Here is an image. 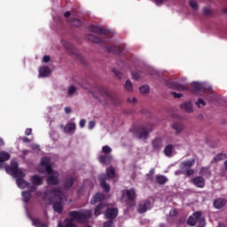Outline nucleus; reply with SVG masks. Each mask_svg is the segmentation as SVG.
Segmentation results:
<instances>
[{
    "instance_id": "nucleus-30",
    "label": "nucleus",
    "mask_w": 227,
    "mask_h": 227,
    "mask_svg": "<svg viewBox=\"0 0 227 227\" xmlns=\"http://www.w3.org/2000/svg\"><path fill=\"white\" fill-rule=\"evenodd\" d=\"M31 182L33 185H42L43 184V181L42 180V177H40L38 175H35L31 177Z\"/></svg>"
},
{
    "instance_id": "nucleus-63",
    "label": "nucleus",
    "mask_w": 227,
    "mask_h": 227,
    "mask_svg": "<svg viewBox=\"0 0 227 227\" xmlns=\"http://www.w3.org/2000/svg\"><path fill=\"white\" fill-rule=\"evenodd\" d=\"M1 146H4V140L3 139V137H0V148Z\"/></svg>"
},
{
    "instance_id": "nucleus-41",
    "label": "nucleus",
    "mask_w": 227,
    "mask_h": 227,
    "mask_svg": "<svg viewBox=\"0 0 227 227\" xmlns=\"http://www.w3.org/2000/svg\"><path fill=\"white\" fill-rule=\"evenodd\" d=\"M140 92L144 95H146V93H150V86L148 85H143L140 87Z\"/></svg>"
},
{
    "instance_id": "nucleus-37",
    "label": "nucleus",
    "mask_w": 227,
    "mask_h": 227,
    "mask_svg": "<svg viewBox=\"0 0 227 227\" xmlns=\"http://www.w3.org/2000/svg\"><path fill=\"white\" fill-rule=\"evenodd\" d=\"M200 175H202V176H207V178L210 177L211 176L210 168L205 167L200 168Z\"/></svg>"
},
{
    "instance_id": "nucleus-33",
    "label": "nucleus",
    "mask_w": 227,
    "mask_h": 227,
    "mask_svg": "<svg viewBox=\"0 0 227 227\" xmlns=\"http://www.w3.org/2000/svg\"><path fill=\"white\" fill-rule=\"evenodd\" d=\"M156 182L159 185H164V184H167L168 182V177H166V176L159 175L156 176Z\"/></svg>"
},
{
    "instance_id": "nucleus-20",
    "label": "nucleus",
    "mask_w": 227,
    "mask_h": 227,
    "mask_svg": "<svg viewBox=\"0 0 227 227\" xmlns=\"http://www.w3.org/2000/svg\"><path fill=\"white\" fill-rule=\"evenodd\" d=\"M150 205H152V202L150 200H145L138 205L137 212L138 214H145L148 208H150Z\"/></svg>"
},
{
    "instance_id": "nucleus-18",
    "label": "nucleus",
    "mask_w": 227,
    "mask_h": 227,
    "mask_svg": "<svg viewBox=\"0 0 227 227\" xmlns=\"http://www.w3.org/2000/svg\"><path fill=\"white\" fill-rule=\"evenodd\" d=\"M107 52H114V54H121V51H124L123 46L113 44L106 47Z\"/></svg>"
},
{
    "instance_id": "nucleus-11",
    "label": "nucleus",
    "mask_w": 227,
    "mask_h": 227,
    "mask_svg": "<svg viewBox=\"0 0 227 227\" xmlns=\"http://www.w3.org/2000/svg\"><path fill=\"white\" fill-rule=\"evenodd\" d=\"M165 84H166V86L170 88V90H177V91H185V90H187V87L185 85L176 83V82H171V81H166Z\"/></svg>"
},
{
    "instance_id": "nucleus-46",
    "label": "nucleus",
    "mask_w": 227,
    "mask_h": 227,
    "mask_svg": "<svg viewBox=\"0 0 227 227\" xmlns=\"http://www.w3.org/2000/svg\"><path fill=\"white\" fill-rule=\"evenodd\" d=\"M32 223L35 227H40L42 225V221H40V219L32 218Z\"/></svg>"
},
{
    "instance_id": "nucleus-44",
    "label": "nucleus",
    "mask_w": 227,
    "mask_h": 227,
    "mask_svg": "<svg viewBox=\"0 0 227 227\" xmlns=\"http://www.w3.org/2000/svg\"><path fill=\"white\" fill-rule=\"evenodd\" d=\"M189 5L191 6V8L192 9V10H198V2L197 1H194V0H190L189 1Z\"/></svg>"
},
{
    "instance_id": "nucleus-52",
    "label": "nucleus",
    "mask_w": 227,
    "mask_h": 227,
    "mask_svg": "<svg viewBox=\"0 0 227 227\" xmlns=\"http://www.w3.org/2000/svg\"><path fill=\"white\" fill-rule=\"evenodd\" d=\"M170 217H176V215H178V211L176 209H171L169 211Z\"/></svg>"
},
{
    "instance_id": "nucleus-38",
    "label": "nucleus",
    "mask_w": 227,
    "mask_h": 227,
    "mask_svg": "<svg viewBox=\"0 0 227 227\" xmlns=\"http://www.w3.org/2000/svg\"><path fill=\"white\" fill-rule=\"evenodd\" d=\"M22 198L25 203H29V200H31V192H28V191L23 192Z\"/></svg>"
},
{
    "instance_id": "nucleus-23",
    "label": "nucleus",
    "mask_w": 227,
    "mask_h": 227,
    "mask_svg": "<svg viewBox=\"0 0 227 227\" xmlns=\"http://www.w3.org/2000/svg\"><path fill=\"white\" fill-rule=\"evenodd\" d=\"M152 146H153L154 152H160V148H162V139H160V138H154L152 141Z\"/></svg>"
},
{
    "instance_id": "nucleus-9",
    "label": "nucleus",
    "mask_w": 227,
    "mask_h": 227,
    "mask_svg": "<svg viewBox=\"0 0 227 227\" xmlns=\"http://www.w3.org/2000/svg\"><path fill=\"white\" fill-rule=\"evenodd\" d=\"M150 129L142 126L140 129H137L135 131V136L138 138V139H148V136H150Z\"/></svg>"
},
{
    "instance_id": "nucleus-21",
    "label": "nucleus",
    "mask_w": 227,
    "mask_h": 227,
    "mask_svg": "<svg viewBox=\"0 0 227 227\" xmlns=\"http://www.w3.org/2000/svg\"><path fill=\"white\" fill-rule=\"evenodd\" d=\"M60 127L64 129L65 134H72V132H75L76 129L74 122L67 123L66 126L60 125Z\"/></svg>"
},
{
    "instance_id": "nucleus-55",
    "label": "nucleus",
    "mask_w": 227,
    "mask_h": 227,
    "mask_svg": "<svg viewBox=\"0 0 227 227\" xmlns=\"http://www.w3.org/2000/svg\"><path fill=\"white\" fill-rule=\"evenodd\" d=\"M132 78L135 80V81H139V74L137 73H132Z\"/></svg>"
},
{
    "instance_id": "nucleus-32",
    "label": "nucleus",
    "mask_w": 227,
    "mask_h": 227,
    "mask_svg": "<svg viewBox=\"0 0 227 227\" xmlns=\"http://www.w3.org/2000/svg\"><path fill=\"white\" fill-rule=\"evenodd\" d=\"M68 22L71 26H74V27H81V26H82V21L76 18H72L70 20H68Z\"/></svg>"
},
{
    "instance_id": "nucleus-31",
    "label": "nucleus",
    "mask_w": 227,
    "mask_h": 227,
    "mask_svg": "<svg viewBox=\"0 0 227 227\" xmlns=\"http://www.w3.org/2000/svg\"><path fill=\"white\" fill-rule=\"evenodd\" d=\"M224 159H227L226 153H218L215 158L212 160V164H216V162H219L220 160H224Z\"/></svg>"
},
{
    "instance_id": "nucleus-25",
    "label": "nucleus",
    "mask_w": 227,
    "mask_h": 227,
    "mask_svg": "<svg viewBox=\"0 0 227 227\" xmlns=\"http://www.w3.org/2000/svg\"><path fill=\"white\" fill-rule=\"evenodd\" d=\"M106 199V195L103 193H96L95 196L91 199L90 203L91 205H95L97 203H100V201H104Z\"/></svg>"
},
{
    "instance_id": "nucleus-57",
    "label": "nucleus",
    "mask_w": 227,
    "mask_h": 227,
    "mask_svg": "<svg viewBox=\"0 0 227 227\" xmlns=\"http://www.w3.org/2000/svg\"><path fill=\"white\" fill-rule=\"evenodd\" d=\"M43 63H49L51 61V57L49 55H46L43 58Z\"/></svg>"
},
{
    "instance_id": "nucleus-36",
    "label": "nucleus",
    "mask_w": 227,
    "mask_h": 227,
    "mask_svg": "<svg viewBox=\"0 0 227 227\" xmlns=\"http://www.w3.org/2000/svg\"><path fill=\"white\" fill-rule=\"evenodd\" d=\"M153 175H155V169L154 168H151L148 172V174H146L145 178L147 182H153Z\"/></svg>"
},
{
    "instance_id": "nucleus-59",
    "label": "nucleus",
    "mask_w": 227,
    "mask_h": 227,
    "mask_svg": "<svg viewBox=\"0 0 227 227\" xmlns=\"http://www.w3.org/2000/svg\"><path fill=\"white\" fill-rule=\"evenodd\" d=\"M94 127H95V121H89V129H90V130H91V129H93Z\"/></svg>"
},
{
    "instance_id": "nucleus-42",
    "label": "nucleus",
    "mask_w": 227,
    "mask_h": 227,
    "mask_svg": "<svg viewBox=\"0 0 227 227\" xmlns=\"http://www.w3.org/2000/svg\"><path fill=\"white\" fill-rule=\"evenodd\" d=\"M112 72L114 74L117 79H121L123 77V74L114 67L112 68Z\"/></svg>"
},
{
    "instance_id": "nucleus-28",
    "label": "nucleus",
    "mask_w": 227,
    "mask_h": 227,
    "mask_svg": "<svg viewBox=\"0 0 227 227\" xmlns=\"http://www.w3.org/2000/svg\"><path fill=\"white\" fill-rule=\"evenodd\" d=\"M106 207V203L104 202L99 203L94 209V215H96V217H98V215L102 214V210H104Z\"/></svg>"
},
{
    "instance_id": "nucleus-3",
    "label": "nucleus",
    "mask_w": 227,
    "mask_h": 227,
    "mask_svg": "<svg viewBox=\"0 0 227 227\" xmlns=\"http://www.w3.org/2000/svg\"><path fill=\"white\" fill-rule=\"evenodd\" d=\"M69 217L65 219V225L59 223L58 227H77V224L74 223V220L76 219L79 223H87L88 219L91 218V213L82 214L79 211H71L68 213Z\"/></svg>"
},
{
    "instance_id": "nucleus-47",
    "label": "nucleus",
    "mask_w": 227,
    "mask_h": 227,
    "mask_svg": "<svg viewBox=\"0 0 227 227\" xmlns=\"http://www.w3.org/2000/svg\"><path fill=\"white\" fill-rule=\"evenodd\" d=\"M203 13L204 15H206L207 17H210L212 15V11L210 10V8L208 7H205L203 9Z\"/></svg>"
},
{
    "instance_id": "nucleus-2",
    "label": "nucleus",
    "mask_w": 227,
    "mask_h": 227,
    "mask_svg": "<svg viewBox=\"0 0 227 227\" xmlns=\"http://www.w3.org/2000/svg\"><path fill=\"white\" fill-rule=\"evenodd\" d=\"M5 171L8 175H12V176L16 178V184L20 189L29 187L27 181L24 180V178H26V173L19 169V162L12 161L11 165L5 168Z\"/></svg>"
},
{
    "instance_id": "nucleus-12",
    "label": "nucleus",
    "mask_w": 227,
    "mask_h": 227,
    "mask_svg": "<svg viewBox=\"0 0 227 227\" xmlns=\"http://www.w3.org/2000/svg\"><path fill=\"white\" fill-rule=\"evenodd\" d=\"M49 176H47V184L48 185H58L59 184V179L58 176H59V174L58 172H54L52 170L51 174H48Z\"/></svg>"
},
{
    "instance_id": "nucleus-49",
    "label": "nucleus",
    "mask_w": 227,
    "mask_h": 227,
    "mask_svg": "<svg viewBox=\"0 0 227 227\" xmlns=\"http://www.w3.org/2000/svg\"><path fill=\"white\" fill-rule=\"evenodd\" d=\"M75 91H77V89L75 88V86H71L68 89V95L72 96L74 95V93H75Z\"/></svg>"
},
{
    "instance_id": "nucleus-10",
    "label": "nucleus",
    "mask_w": 227,
    "mask_h": 227,
    "mask_svg": "<svg viewBox=\"0 0 227 227\" xmlns=\"http://www.w3.org/2000/svg\"><path fill=\"white\" fill-rule=\"evenodd\" d=\"M118 217V209L117 207H107L105 211V219L110 221H114Z\"/></svg>"
},
{
    "instance_id": "nucleus-16",
    "label": "nucleus",
    "mask_w": 227,
    "mask_h": 227,
    "mask_svg": "<svg viewBox=\"0 0 227 227\" xmlns=\"http://www.w3.org/2000/svg\"><path fill=\"white\" fill-rule=\"evenodd\" d=\"M75 180H77L74 176H67L64 179V189L66 191H70L72 187H74V184H75Z\"/></svg>"
},
{
    "instance_id": "nucleus-26",
    "label": "nucleus",
    "mask_w": 227,
    "mask_h": 227,
    "mask_svg": "<svg viewBox=\"0 0 227 227\" xmlns=\"http://www.w3.org/2000/svg\"><path fill=\"white\" fill-rule=\"evenodd\" d=\"M51 75V67L45 66L39 69L40 77H49Z\"/></svg>"
},
{
    "instance_id": "nucleus-50",
    "label": "nucleus",
    "mask_w": 227,
    "mask_h": 227,
    "mask_svg": "<svg viewBox=\"0 0 227 227\" xmlns=\"http://www.w3.org/2000/svg\"><path fill=\"white\" fill-rule=\"evenodd\" d=\"M196 106L200 107V106H207V103L205 102V100H203V98H199L196 102Z\"/></svg>"
},
{
    "instance_id": "nucleus-13",
    "label": "nucleus",
    "mask_w": 227,
    "mask_h": 227,
    "mask_svg": "<svg viewBox=\"0 0 227 227\" xmlns=\"http://www.w3.org/2000/svg\"><path fill=\"white\" fill-rule=\"evenodd\" d=\"M90 33H95L96 35H109V30L106 28H102L97 25H91L89 27Z\"/></svg>"
},
{
    "instance_id": "nucleus-1",
    "label": "nucleus",
    "mask_w": 227,
    "mask_h": 227,
    "mask_svg": "<svg viewBox=\"0 0 227 227\" xmlns=\"http://www.w3.org/2000/svg\"><path fill=\"white\" fill-rule=\"evenodd\" d=\"M56 198L59 200V201L54 202V199ZM65 198V192H63L60 188L47 190L43 194V200L48 201L50 205L53 203V210L58 214H61L63 212L62 202Z\"/></svg>"
},
{
    "instance_id": "nucleus-19",
    "label": "nucleus",
    "mask_w": 227,
    "mask_h": 227,
    "mask_svg": "<svg viewBox=\"0 0 227 227\" xmlns=\"http://www.w3.org/2000/svg\"><path fill=\"white\" fill-rule=\"evenodd\" d=\"M86 40L89 42H91L92 43H104V40L97 35H94L93 34H87L85 35Z\"/></svg>"
},
{
    "instance_id": "nucleus-61",
    "label": "nucleus",
    "mask_w": 227,
    "mask_h": 227,
    "mask_svg": "<svg viewBox=\"0 0 227 227\" xmlns=\"http://www.w3.org/2000/svg\"><path fill=\"white\" fill-rule=\"evenodd\" d=\"M23 143H31V140L27 138V137H23L22 138Z\"/></svg>"
},
{
    "instance_id": "nucleus-56",
    "label": "nucleus",
    "mask_w": 227,
    "mask_h": 227,
    "mask_svg": "<svg viewBox=\"0 0 227 227\" xmlns=\"http://www.w3.org/2000/svg\"><path fill=\"white\" fill-rule=\"evenodd\" d=\"M28 192H30V194H31V192H36V185H32V186H30V188H29V191H27Z\"/></svg>"
},
{
    "instance_id": "nucleus-35",
    "label": "nucleus",
    "mask_w": 227,
    "mask_h": 227,
    "mask_svg": "<svg viewBox=\"0 0 227 227\" xmlns=\"http://www.w3.org/2000/svg\"><path fill=\"white\" fill-rule=\"evenodd\" d=\"M175 146L173 145H168L164 149V153L167 157H171V153H173V150Z\"/></svg>"
},
{
    "instance_id": "nucleus-43",
    "label": "nucleus",
    "mask_w": 227,
    "mask_h": 227,
    "mask_svg": "<svg viewBox=\"0 0 227 227\" xmlns=\"http://www.w3.org/2000/svg\"><path fill=\"white\" fill-rule=\"evenodd\" d=\"M113 152V149L109 147V145H104L102 147V153H105V155H109Z\"/></svg>"
},
{
    "instance_id": "nucleus-6",
    "label": "nucleus",
    "mask_w": 227,
    "mask_h": 227,
    "mask_svg": "<svg viewBox=\"0 0 227 227\" xmlns=\"http://www.w3.org/2000/svg\"><path fill=\"white\" fill-rule=\"evenodd\" d=\"M195 162L196 160H187L185 161H182L180 163V169L183 175H185L186 176H192V175H194V169L191 168L194 166Z\"/></svg>"
},
{
    "instance_id": "nucleus-45",
    "label": "nucleus",
    "mask_w": 227,
    "mask_h": 227,
    "mask_svg": "<svg viewBox=\"0 0 227 227\" xmlns=\"http://www.w3.org/2000/svg\"><path fill=\"white\" fill-rule=\"evenodd\" d=\"M124 88L127 90V91H132V82L129 80L126 81Z\"/></svg>"
},
{
    "instance_id": "nucleus-24",
    "label": "nucleus",
    "mask_w": 227,
    "mask_h": 227,
    "mask_svg": "<svg viewBox=\"0 0 227 227\" xmlns=\"http://www.w3.org/2000/svg\"><path fill=\"white\" fill-rule=\"evenodd\" d=\"M98 160L100 164H111V160H113V156L109 154H103L98 157Z\"/></svg>"
},
{
    "instance_id": "nucleus-51",
    "label": "nucleus",
    "mask_w": 227,
    "mask_h": 227,
    "mask_svg": "<svg viewBox=\"0 0 227 227\" xmlns=\"http://www.w3.org/2000/svg\"><path fill=\"white\" fill-rule=\"evenodd\" d=\"M171 95H173L174 98H182V97H184V94L182 93H176L175 91L171 92Z\"/></svg>"
},
{
    "instance_id": "nucleus-39",
    "label": "nucleus",
    "mask_w": 227,
    "mask_h": 227,
    "mask_svg": "<svg viewBox=\"0 0 227 227\" xmlns=\"http://www.w3.org/2000/svg\"><path fill=\"white\" fill-rule=\"evenodd\" d=\"M172 128L174 129V130H176V132L177 134H180V132H182L183 129H184V126L178 122H175L173 125H172Z\"/></svg>"
},
{
    "instance_id": "nucleus-7",
    "label": "nucleus",
    "mask_w": 227,
    "mask_h": 227,
    "mask_svg": "<svg viewBox=\"0 0 227 227\" xmlns=\"http://www.w3.org/2000/svg\"><path fill=\"white\" fill-rule=\"evenodd\" d=\"M122 198L127 200L128 207H134L136 205V190L134 188L123 190Z\"/></svg>"
},
{
    "instance_id": "nucleus-54",
    "label": "nucleus",
    "mask_w": 227,
    "mask_h": 227,
    "mask_svg": "<svg viewBox=\"0 0 227 227\" xmlns=\"http://www.w3.org/2000/svg\"><path fill=\"white\" fill-rule=\"evenodd\" d=\"M81 129H84V127L86 126V120L82 119L80 120V123H79Z\"/></svg>"
},
{
    "instance_id": "nucleus-17",
    "label": "nucleus",
    "mask_w": 227,
    "mask_h": 227,
    "mask_svg": "<svg viewBox=\"0 0 227 227\" xmlns=\"http://www.w3.org/2000/svg\"><path fill=\"white\" fill-rule=\"evenodd\" d=\"M192 184H193V185L199 189H203V187H205V178L200 176H195L192 179Z\"/></svg>"
},
{
    "instance_id": "nucleus-64",
    "label": "nucleus",
    "mask_w": 227,
    "mask_h": 227,
    "mask_svg": "<svg viewBox=\"0 0 227 227\" xmlns=\"http://www.w3.org/2000/svg\"><path fill=\"white\" fill-rule=\"evenodd\" d=\"M70 15H71L70 12H66L64 13V17H66V19L68 18Z\"/></svg>"
},
{
    "instance_id": "nucleus-15",
    "label": "nucleus",
    "mask_w": 227,
    "mask_h": 227,
    "mask_svg": "<svg viewBox=\"0 0 227 227\" xmlns=\"http://www.w3.org/2000/svg\"><path fill=\"white\" fill-rule=\"evenodd\" d=\"M227 204V200L224 198H216L213 201V207L214 208H216V210H221V208H224Z\"/></svg>"
},
{
    "instance_id": "nucleus-29",
    "label": "nucleus",
    "mask_w": 227,
    "mask_h": 227,
    "mask_svg": "<svg viewBox=\"0 0 227 227\" xmlns=\"http://www.w3.org/2000/svg\"><path fill=\"white\" fill-rule=\"evenodd\" d=\"M180 107L181 109L186 111V113H192V103H191L190 101L181 104Z\"/></svg>"
},
{
    "instance_id": "nucleus-4",
    "label": "nucleus",
    "mask_w": 227,
    "mask_h": 227,
    "mask_svg": "<svg viewBox=\"0 0 227 227\" xmlns=\"http://www.w3.org/2000/svg\"><path fill=\"white\" fill-rule=\"evenodd\" d=\"M96 91L97 92H92V95L96 100H100L99 97H102L108 104H113L114 106H118V104H120L118 97L113 92L109 91L107 88L99 86L96 89Z\"/></svg>"
},
{
    "instance_id": "nucleus-48",
    "label": "nucleus",
    "mask_w": 227,
    "mask_h": 227,
    "mask_svg": "<svg viewBox=\"0 0 227 227\" xmlns=\"http://www.w3.org/2000/svg\"><path fill=\"white\" fill-rule=\"evenodd\" d=\"M113 224H114V220H108L106 222H104L103 227H113Z\"/></svg>"
},
{
    "instance_id": "nucleus-5",
    "label": "nucleus",
    "mask_w": 227,
    "mask_h": 227,
    "mask_svg": "<svg viewBox=\"0 0 227 227\" xmlns=\"http://www.w3.org/2000/svg\"><path fill=\"white\" fill-rule=\"evenodd\" d=\"M187 224L189 226H197L198 227H205L206 222L205 217H203V215L201 212L197 211L194 212L192 216H189L187 219Z\"/></svg>"
},
{
    "instance_id": "nucleus-14",
    "label": "nucleus",
    "mask_w": 227,
    "mask_h": 227,
    "mask_svg": "<svg viewBox=\"0 0 227 227\" xmlns=\"http://www.w3.org/2000/svg\"><path fill=\"white\" fill-rule=\"evenodd\" d=\"M41 166L44 168L48 175L52 174V166H51V158L43 157L41 159Z\"/></svg>"
},
{
    "instance_id": "nucleus-53",
    "label": "nucleus",
    "mask_w": 227,
    "mask_h": 227,
    "mask_svg": "<svg viewBox=\"0 0 227 227\" xmlns=\"http://www.w3.org/2000/svg\"><path fill=\"white\" fill-rule=\"evenodd\" d=\"M166 1H168V0H154V3L157 6H162V4H164V3H166Z\"/></svg>"
},
{
    "instance_id": "nucleus-22",
    "label": "nucleus",
    "mask_w": 227,
    "mask_h": 227,
    "mask_svg": "<svg viewBox=\"0 0 227 227\" xmlns=\"http://www.w3.org/2000/svg\"><path fill=\"white\" fill-rule=\"evenodd\" d=\"M106 180H107L106 175L101 176L99 178L100 185L105 192H109V191H111V186L106 183Z\"/></svg>"
},
{
    "instance_id": "nucleus-58",
    "label": "nucleus",
    "mask_w": 227,
    "mask_h": 227,
    "mask_svg": "<svg viewBox=\"0 0 227 227\" xmlns=\"http://www.w3.org/2000/svg\"><path fill=\"white\" fill-rule=\"evenodd\" d=\"M25 134H26V136H31V134H33V129H27L26 130H25Z\"/></svg>"
},
{
    "instance_id": "nucleus-8",
    "label": "nucleus",
    "mask_w": 227,
    "mask_h": 227,
    "mask_svg": "<svg viewBox=\"0 0 227 227\" xmlns=\"http://www.w3.org/2000/svg\"><path fill=\"white\" fill-rule=\"evenodd\" d=\"M192 88L193 93H198V91H212V87L207 86V84L203 82H192Z\"/></svg>"
},
{
    "instance_id": "nucleus-40",
    "label": "nucleus",
    "mask_w": 227,
    "mask_h": 227,
    "mask_svg": "<svg viewBox=\"0 0 227 227\" xmlns=\"http://www.w3.org/2000/svg\"><path fill=\"white\" fill-rule=\"evenodd\" d=\"M106 176L108 178H114L115 176V170L114 168L110 167L106 169Z\"/></svg>"
},
{
    "instance_id": "nucleus-60",
    "label": "nucleus",
    "mask_w": 227,
    "mask_h": 227,
    "mask_svg": "<svg viewBox=\"0 0 227 227\" xmlns=\"http://www.w3.org/2000/svg\"><path fill=\"white\" fill-rule=\"evenodd\" d=\"M65 113H66V114H70V113H72V108L68 107V106H66L65 107Z\"/></svg>"
},
{
    "instance_id": "nucleus-27",
    "label": "nucleus",
    "mask_w": 227,
    "mask_h": 227,
    "mask_svg": "<svg viewBox=\"0 0 227 227\" xmlns=\"http://www.w3.org/2000/svg\"><path fill=\"white\" fill-rule=\"evenodd\" d=\"M10 154L8 152L1 151L0 152V168H3V162H6V160H10Z\"/></svg>"
},
{
    "instance_id": "nucleus-62",
    "label": "nucleus",
    "mask_w": 227,
    "mask_h": 227,
    "mask_svg": "<svg viewBox=\"0 0 227 227\" xmlns=\"http://www.w3.org/2000/svg\"><path fill=\"white\" fill-rule=\"evenodd\" d=\"M129 102H132V104H136L137 102V99L136 98H132V99L129 98Z\"/></svg>"
},
{
    "instance_id": "nucleus-34",
    "label": "nucleus",
    "mask_w": 227,
    "mask_h": 227,
    "mask_svg": "<svg viewBox=\"0 0 227 227\" xmlns=\"http://www.w3.org/2000/svg\"><path fill=\"white\" fill-rule=\"evenodd\" d=\"M65 49H67V51H68L69 52H71V54H75V47L74 46V44L68 43V42H65L63 43Z\"/></svg>"
}]
</instances>
